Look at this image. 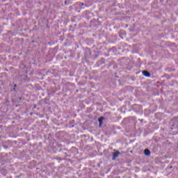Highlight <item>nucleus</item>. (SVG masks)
<instances>
[{
	"mask_svg": "<svg viewBox=\"0 0 178 178\" xmlns=\"http://www.w3.org/2000/svg\"><path fill=\"white\" fill-rule=\"evenodd\" d=\"M119 155H120V152L119 151L113 153V161H115V159H116Z\"/></svg>",
	"mask_w": 178,
	"mask_h": 178,
	"instance_id": "obj_1",
	"label": "nucleus"
},
{
	"mask_svg": "<svg viewBox=\"0 0 178 178\" xmlns=\"http://www.w3.org/2000/svg\"><path fill=\"white\" fill-rule=\"evenodd\" d=\"M142 74L145 77H151V74L147 70L143 71Z\"/></svg>",
	"mask_w": 178,
	"mask_h": 178,
	"instance_id": "obj_2",
	"label": "nucleus"
},
{
	"mask_svg": "<svg viewBox=\"0 0 178 178\" xmlns=\"http://www.w3.org/2000/svg\"><path fill=\"white\" fill-rule=\"evenodd\" d=\"M144 153H145V155H146L147 156L151 155V151H149V149H145L144 150Z\"/></svg>",
	"mask_w": 178,
	"mask_h": 178,
	"instance_id": "obj_3",
	"label": "nucleus"
},
{
	"mask_svg": "<svg viewBox=\"0 0 178 178\" xmlns=\"http://www.w3.org/2000/svg\"><path fill=\"white\" fill-rule=\"evenodd\" d=\"M104 119H105V118L104 117H100L99 119H98V122L99 123V126H102V120H104Z\"/></svg>",
	"mask_w": 178,
	"mask_h": 178,
	"instance_id": "obj_4",
	"label": "nucleus"
},
{
	"mask_svg": "<svg viewBox=\"0 0 178 178\" xmlns=\"http://www.w3.org/2000/svg\"><path fill=\"white\" fill-rule=\"evenodd\" d=\"M81 5H82V6H83V5H84V3H81Z\"/></svg>",
	"mask_w": 178,
	"mask_h": 178,
	"instance_id": "obj_5",
	"label": "nucleus"
}]
</instances>
